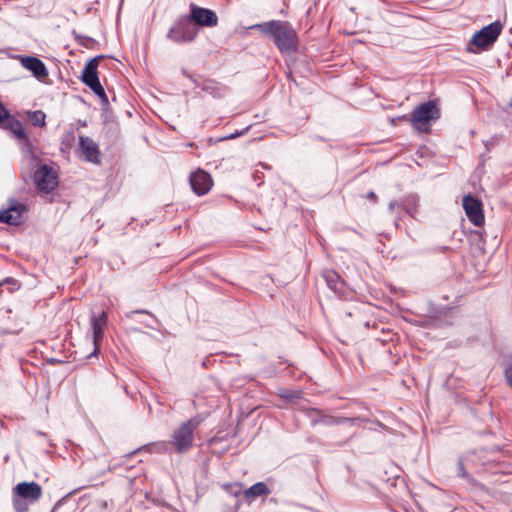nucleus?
I'll return each instance as SVG.
<instances>
[{
    "label": "nucleus",
    "instance_id": "nucleus-25",
    "mask_svg": "<svg viewBox=\"0 0 512 512\" xmlns=\"http://www.w3.org/2000/svg\"><path fill=\"white\" fill-rule=\"evenodd\" d=\"M9 117H10V115H9L8 110L0 102V123H2L5 120L9 119Z\"/></svg>",
    "mask_w": 512,
    "mask_h": 512
},
{
    "label": "nucleus",
    "instance_id": "nucleus-27",
    "mask_svg": "<svg viewBox=\"0 0 512 512\" xmlns=\"http://www.w3.org/2000/svg\"><path fill=\"white\" fill-rule=\"evenodd\" d=\"M214 89H215V88H214V84H213V82H207V83H205V84L203 85V90H204V91H207V92H209V93H211V94H213V93H214Z\"/></svg>",
    "mask_w": 512,
    "mask_h": 512
},
{
    "label": "nucleus",
    "instance_id": "nucleus-20",
    "mask_svg": "<svg viewBox=\"0 0 512 512\" xmlns=\"http://www.w3.org/2000/svg\"><path fill=\"white\" fill-rule=\"evenodd\" d=\"M9 130L19 139V140H26L27 134L25 132V129L23 128V125L20 121L16 119H12L8 123Z\"/></svg>",
    "mask_w": 512,
    "mask_h": 512
},
{
    "label": "nucleus",
    "instance_id": "nucleus-33",
    "mask_svg": "<svg viewBox=\"0 0 512 512\" xmlns=\"http://www.w3.org/2000/svg\"><path fill=\"white\" fill-rule=\"evenodd\" d=\"M85 41H93L90 37H84Z\"/></svg>",
    "mask_w": 512,
    "mask_h": 512
},
{
    "label": "nucleus",
    "instance_id": "nucleus-15",
    "mask_svg": "<svg viewBox=\"0 0 512 512\" xmlns=\"http://www.w3.org/2000/svg\"><path fill=\"white\" fill-rule=\"evenodd\" d=\"M19 59L21 65L31 71L33 76L38 80H42L48 76V70L43 61L39 58L34 56H20Z\"/></svg>",
    "mask_w": 512,
    "mask_h": 512
},
{
    "label": "nucleus",
    "instance_id": "nucleus-24",
    "mask_svg": "<svg viewBox=\"0 0 512 512\" xmlns=\"http://www.w3.org/2000/svg\"><path fill=\"white\" fill-rule=\"evenodd\" d=\"M505 378L509 387L512 389V363L505 369Z\"/></svg>",
    "mask_w": 512,
    "mask_h": 512
},
{
    "label": "nucleus",
    "instance_id": "nucleus-26",
    "mask_svg": "<svg viewBox=\"0 0 512 512\" xmlns=\"http://www.w3.org/2000/svg\"><path fill=\"white\" fill-rule=\"evenodd\" d=\"M135 314H148V315H150L154 319V321L156 323L158 322V320L152 314H150L147 310H134V311H131V312L127 313L126 316L128 318H131Z\"/></svg>",
    "mask_w": 512,
    "mask_h": 512
},
{
    "label": "nucleus",
    "instance_id": "nucleus-28",
    "mask_svg": "<svg viewBox=\"0 0 512 512\" xmlns=\"http://www.w3.org/2000/svg\"><path fill=\"white\" fill-rule=\"evenodd\" d=\"M400 207H402V205L395 200L391 201L388 205V209L391 212H393L395 208H400Z\"/></svg>",
    "mask_w": 512,
    "mask_h": 512
},
{
    "label": "nucleus",
    "instance_id": "nucleus-35",
    "mask_svg": "<svg viewBox=\"0 0 512 512\" xmlns=\"http://www.w3.org/2000/svg\"><path fill=\"white\" fill-rule=\"evenodd\" d=\"M509 105H510V107H512V99L510 100Z\"/></svg>",
    "mask_w": 512,
    "mask_h": 512
},
{
    "label": "nucleus",
    "instance_id": "nucleus-9",
    "mask_svg": "<svg viewBox=\"0 0 512 512\" xmlns=\"http://www.w3.org/2000/svg\"><path fill=\"white\" fill-rule=\"evenodd\" d=\"M196 26L215 27L218 24L216 13L210 9L190 4V14L187 15Z\"/></svg>",
    "mask_w": 512,
    "mask_h": 512
},
{
    "label": "nucleus",
    "instance_id": "nucleus-14",
    "mask_svg": "<svg viewBox=\"0 0 512 512\" xmlns=\"http://www.w3.org/2000/svg\"><path fill=\"white\" fill-rule=\"evenodd\" d=\"M108 316L105 311H102L98 316L92 315L90 318L91 328L93 332V344L95 346L93 354L99 350V345L104 336V329L107 325Z\"/></svg>",
    "mask_w": 512,
    "mask_h": 512
},
{
    "label": "nucleus",
    "instance_id": "nucleus-7",
    "mask_svg": "<svg viewBox=\"0 0 512 512\" xmlns=\"http://www.w3.org/2000/svg\"><path fill=\"white\" fill-rule=\"evenodd\" d=\"M501 31L502 24L499 21L493 22L476 32L473 35L470 44H473L478 48L486 49L496 41Z\"/></svg>",
    "mask_w": 512,
    "mask_h": 512
},
{
    "label": "nucleus",
    "instance_id": "nucleus-22",
    "mask_svg": "<svg viewBox=\"0 0 512 512\" xmlns=\"http://www.w3.org/2000/svg\"><path fill=\"white\" fill-rule=\"evenodd\" d=\"M28 501L18 497L14 494L13 505L17 512H27L28 511Z\"/></svg>",
    "mask_w": 512,
    "mask_h": 512
},
{
    "label": "nucleus",
    "instance_id": "nucleus-32",
    "mask_svg": "<svg viewBox=\"0 0 512 512\" xmlns=\"http://www.w3.org/2000/svg\"><path fill=\"white\" fill-rule=\"evenodd\" d=\"M182 73H183L186 77H189V78L191 77V76L187 73V71H186V70H182Z\"/></svg>",
    "mask_w": 512,
    "mask_h": 512
},
{
    "label": "nucleus",
    "instance_id": "nucleus-16",
    "mask_svg": "<svg viewBox=\"0 0 512 512\" xmlns=\"http://www.w3.org/2000/svg\"><path fill=\"white\" fill-rule=\"evenodd\" d=\"M323 276L327 285L331 290L334 291L335 294H337L339 297L344 296L345 283L336 272L328 270L324 272Z\"/></svg>",
    "mask_w": 512,
    "mask_h": 512
},
{
    "label": "nucleus",
    "instance_id": "nucleus-34",
    "mask_svg": "<svg viewBox=\"0 0 512 512\" xmlns=\"http://www.w3.org/2000/svg\"><path fill=\"white\" fill-rule=\"evenodd\" d=\"M146 326H147V327H150V328H154V326H153V325H151V324H146Z\"/></svg>",
    "mask_w": 512,
    "mask_h": 512
},
{
    "label": "nucleus",
    "instance_id": "nucleus-13",
    "mask_svg": "<svg viewBox=\"0 0 512 512\" xmlns=\"http://www.w3.org/2000/svg\"><path fill=\"white\" fill-rule=\"evenodd\" d=\"M79 148L86 161L94 164L101 162L99 147L90 137L79 136Z\"/></svg>",
    "mask_w": 512,
    "mask_h": 512
},
{
    "label": "nucleus",
    "instance_id": "nucleus-30",
    "mask_svg": "<svg viewBox=\"0 0 512 512\" xmlns=\"http://www.w3.org/2000/svg\"><path fill=\"white\" fill-rule=\"evenodd\" d=\"M247 129H245L244 131L242 132H235L227 137H225V139H234V138H237L238 136H241L244 134V132L246 131Z\"/></svg>",
    "mask_w": 512,
    "mask_h": 512
},
{
    "label": "nucleus",
    "instance_id": "nucleus-10",
    "mask_svg": "<svg viewBox=\"0 0 512 512\" xmlns=\"http://www.w3.org/2000/svg\"><path fill=\"white\" fill-rule=\"evenodd\" d=\"M463 208L466 212L468 219L475 226H482L484 224L485 218L482 210V203L477 198L466 195L463 198Z\"/></svg>",
    "mask_w": 512,
    "mask_h": 512
},
{
    "label": "nucleus",
    "instance_id": "nucleus-5",
    "mask_svg": "<svg viewBox=\"0 0 512 512\" xmlns=\"http://www.w3.org/2000/svg\"><path fill=\"white\" fill-rule=\"evenodd\" d=\"M199 33L198 27L186 15L179 18L167 33V38L181 44L193 42Z\"/></svg>",
    "mask_w": 512,
    "mask_h": 512
},
{
    "label": "nucleus",
    "instance_id": "nucleus-19",
    "mask_svg": "<svg viewBox=\"0 0 512 512\" xmlns=\"http://www.w3.org/2000/svg\"><path fill=\"white\" fill-rule=\"evenodd\" d=\"M457 474L459 477L467 479V481L471 485H473L476 489H478L480 491H487L486 487L483 484L477 482L476 480H474L472 477L469 476L468 472L466 471V469L464 467L463 461L461 459H459V461L457 463Z\"/></svg>",
    "mask_w": 512,
    "mask_h": 512
},
{
    "label": "nucleus",
    "instance_id": "nucleus-31",
    "mask_svg": "<svg viewBox=\"0 0 512 512\" xmlns=\"http://www.w3.org/2000/svg\"><path fill=\"white\" fill-rule=\"evenodd\" d=\"M368 199H371V200H376L377 199V196L376 194L373 192V191H370L367 196H366Z\"/></svg>",
    "mask_w": 512,
    "mask_h": 512
},
{
    "label": "nucleus",
    "instance_id": "nucleus-29",
    "mask_svg": "<svg viewBox=\"0 0 512 512\" xmlns=\"http://www.w3.org/2000/svg\"><path fill=\"white\" fill-rule=\"evenodd\" d=\"M230 492L234 496H238L239 494H241V487L239 485L231 486V491Z\"/></svg>",
    "mask_w": 512,
    "mask_h": 512
},
{
    "label": "nucleus",
    "instance_id": "nucleus-18",
    "mask_svg": "<svg viewBox=\"0 0 512 512\" xmlns=\"http://www.w3.org/2000/svg\"><path fill=\"white\" fill-rule=\"evenodd\" d=\"M360 418H348V417H336L331 415H321L319 422L327 426L341 425L345 423L354 424L359 421Z\"/></svg>",
    "mask_w": 512,
    "mask_h": 512
},
{
    "label": "nucleus",
    "instance_id": "nucleus-21",
    "mask_svg": "<svg viewBox=\"0 0 512 512\" xmlns=\"http://www.w3.org/2000/svg\"><path fill=\"white\" fill-rule=\"evenodd\" d=\"M29 120L36 127H43L45 125L46 115L41 110H36L28 113Z\"/></svg>",
    "mask_w": 512,
    "mask_h": 512
},
{
    "label": "nucleus",
    "instance_id": "nucleus-23",
    "mask_svg": "<svg viewBox=\"0 0 512 512\" xmlns=\"http://www.w3.org/2000/svg\"><path fill=\"white\" fill-rule=\"evenodd\" d=\"M147 449L150 452L163 453L168 450V445L166 442L160 441V442H156V443H152V444L148 445Z\"/></svg>",
    "mask_w": 512,
    "mask_h": 512
},
{
    "label": "nucleus",
    "instance_id": "nucleus-11",
    "mask_svg": "<svg viewBox=\"0 0 512 512\" xmlns=\"http://www.w3.org/2000/svg\"><path fill=\"white\" fill-rule=\"evenodd\" d=\"M13 492L20 498L33 504L42 496V488L36 482H21L13 488Z\"/></svg>",
    "mask_w": 512,
    "mask_h": 512
},
{
    "label": "nucleus",
    "instance_id": "nucleus-6",
    "mask_svg": "<svg viewBox=\"0 0 512 512\" xmlns=\"http://www.w3.org/2000/svg\"><path fill=\"white\" fill-rule=\"evenodd\" d=\"M34 182L40 192L51 193L58 186V173L52 166L42 164L34 173Z\"/></svg>",
    "mask_w": 512,
    "mask_h": 512
},
{
    "label": "nucleus",
    "instance_id": "nucleus-4",
    "mask_svg": "<svg viewBox=\"0 0 512 512\" xmlns=\"http://www.w3.org/2000/svg\"><path fill=\"white\" fill-rule=\"evenodd\" d=\"M104 56L99 55L89 60L83 68L81 81L97 95L103 105H108L109 100L98 77V66Z\"/></svg>",
    "mask_w": 512,
    "mask_h": 512
},
{
    "label": "nucleus",
    "instance_id": "nucleus-3",
    "mask_svg": "<svg viewBox=\"0 0 512 512\" xmlns=\"http://www.w3.org/2000/svg\"><path fill=\"white\" fill-rule=\"evenodd\" d=\"M440 117V111L432 101L424 102L418 105L411 113L410 122L419 132L427 133L430 131L431 122Z\"/></svg>",
    "mask_w": 512,
    "mask_h": 512
},
{
    "label": "nucleus",
    "instance_id": "nucleus-12",
    "mask_svg": "<svg viewBox=\"0 0 512 512\" xmlns=\"http://www.w3.org/2000/svg\"><path fill=\"white\" fill-rule=\"evenodd\" d=\"M190 185L194 193L201 196L209 192L213 181L210 174L199 169L190 175Z\"/></svg>",
    "mask_w": 512,
    "mask_h": 512
},
{
    "label": "nucleus",
    "instance_id": "nucleus-1",
    "mask_svg": "<svg viewBox=\"0 0 512 512\" xmlns=\"http://www.w3.org/2000/svg\"><path fill=\"white\" fill-rule=\"evenodd\" d=\"M262 34L271 37L281 53L296 51L298 36L295 29L287 21L271 20L251 26Z\"/></svg>",
    "mask_w": 512,
    "mask_h": 512
},
{
    "label": "nucleus",
    "instance_id": "nucleus-8",
    "mask_svg": "<svg viewBox=\"0 0 512 512\" xmlns=\"http://www.w3.org/2000/svg\"><path fill=\"white\" fill-rule=\"evenodd\" d=\"M26 211V205L14 198H10L7 207L4 210H0V222L18 226L22 223V215Z\"/></svg>",
    "mask_w": 512,
    "mask_h": 512
},
{
    "label": "nucleus",
    "instance_id": "nucleus-2",
    "mask_svg": "<svg viewBox=\"0 0 512 512\" xmlns=\"http://www.w3.org/2000/svg\"><path fill=\"white\" fill-rule=\"evenodd\" d=\"M202 421L203 418L201 416L190 418L173 431L169 444L177 453L183 454L192 448L194 432Z\"/></svg>",
    "mask_w": 512,
    "mask_h": 512
},
{
    "label": "nucleus",
    "instance_id": "nucleus-17",
    "mask_svg": "<svg viewBox=\"0 0 512 512\" xmlns=\"http://www.w3.org/2000/svg\"><path fill=\"white\" fill-rule=\"evenodd\" d=\"M271 493L264 482H257L243 492L246 500H254L261 496H267Z\"/></svg>",
    "mask_w": 512,
    "mask_h": 512
}]
</instances>
